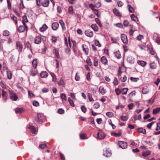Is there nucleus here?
<instances>
[{"label": "nucleus", "mask_w": 160, "mask_h": 160, "mask_svg": "<svg viewBox=\"0 0 160 160\" xmlns=\"http://www.w3.org/2000/svg\"><path fill=\"white\" fill-rule=\"evenodd\" d=\"M122 73V72L121 70V68L119 67L118 74V78L121 82H125L127 80V77L125 75H123L122 77L121 76Z\"/></svg>", "instance_id": "obj_1"}, {"label": "nucleus", "mask_w": 160, "mask_h": 160, "mask_svg": "<svg viewBox=\"0 0 160 160\" xmlns=\"http://www.w3.org/2000/svg\"><path fill=\"white\" fill-rule=\"evenodd\" d=\"M10 98L13 101H16L18 99V97L16 94L12 90H9Z\"/></svg>", "instance_id": "obj_2"}, {"label": "nucleus", "mask_w": 160, "mask_h": 160, "mask_svg": "<svg viewBox=\"0 0 160 160\" xmlns=\"http://www.w3.org/2000/svg\"><path fill=\"white\" fill-rule=\"evenodd\" d=\"M17 29L19 32H24L25 30L27 31L28 27L26 24H23L18 28Z\"/></svg>", "instance_id": "obj_3"}, {"label": "nucleus", "mask_w": 160, "mask_h": 160, "mask_svg": "<svg viewBox=\"0 0 160 160\" xmlns=\"http://www.w3.org/2000/svg\"><path fill=\"white\" fill-rule=\"evenodd\" d=\"M118 144L119 147L123 149L127 148L128 147L127 143L125 142L119 141L118 142Z\"/></svg>", "instance_id": "obj_4"}, {"label": "nucleus", "mask_w": 160, "mask_h": 160, "mask_svg": "<svg viewBox=\"0 0 160 160\" xmlns=\"http://www.w3.org/2000/svg\"><path fill=\"white\" fill-rule=\"evenodd\" d=\"M16 49L19 52H21L22 50L23 45L22 43L20 41L17 42H16Z\"/></svg>", "instance_id": "obj_5"}, {"label": "nucleus", "mask_w": 160, "mask_h": 160, "mask_svg": "<svg viewBox=\"0 0 160 160\" xmlns=\"http://www.w3.org/2000/svg\"><path fill=\"white\" fill-rule=\"evenodd\" d=\"M121 40L125 44H127L128 42V40L127 39V36L124 34H121Z\"/></svg>", "instance_id": "obj_6"}, {"label": "nucleus", "mask_w": 160, "mask_h": 160, "mask_svg": "<svg viewBox=\"0 0 160 160\" xmlns=\"http://www.w3.org/2000/svg\"><path fill=\"white\" fill-rule=\"evenodd\" d=\"M97 135L98 138L99 140L103 139L105 137V135L104 133L100 131H98Z\"/></svg>", "instance_id": "obj_7"}, {"label": "nucleus", "mask_w": 160, "mask_h": 160, "mask_svg": "<svg viewBox=\"0 0 160 160\" xmlns=\"http://www.w3.org/2000/svg\"><path fill=\"white\" fill-rule=\"evenodd\" d=\"M43 115L42 114L38 113L37 114V116L35 118V120L37 122L39 123H42V117Z\"/></svg>", "instance_id": "obj_8"}, {"label": "nucleus", "mask_w": 160, "mask_h": 160, "mask_svg": "<svg viewBox=\"0 0 160 160\" xmlns=\"http://www.w3.org/2000/svg\"><path fill=\"white\" fill-rule=\"evenodd\" d=\"M85 34L87 36L90 38L92 37L93 35V32L89 29L85 30Z\"/></svg>", "instance_id": "obj_9"}, {"label": "nucleus", "mask_w": 160, "mask_h": 160, "mask_svg": "<svg viewBox=\"0 0 160 160\" xmlns=\"http://www.w3.org/2000/svg\"><path fill=\"white\" fill-rule=\"evenodd\" d=\"M2 96L3 98V99L4 101H6L7 98L8 97V94L6 92L4 91V90H2Z\"/></svg>", "instance_id": "obj_10"}, {"label": "nucleus", "mask_w": 160, "mask_h": 160, "mask_svg": "<svg viewBox=\"0 0 160 160\" xmlns=\"http://www.w3.org/2000/svg\"><path fill=\"white\" fill-rule=\"evenodd\" d=\"M41 42V36H36L34 39V43L36 44H39Z\"/></svg>", "instance_id": "obj_11"}, {"label": "nucleus", "mask_w": 160, "mask_h": 160, "mask_svg": "<svg viewBox=\"0 0 160 160\" xmlns=\"http://www.w3.org/2000/svg\"><path fill=\"white\" fill-rule=\"evenodd\" d=\"M59 26V24L58 22H53L52 24V28L53 30L56 31L58 29Z\"/></svg>", "instance_id": "obj_12"}, {"label": "nucleus", "mask_w": 160, "mask_h": 160, "mask_svg": "<svg viewBox=\"0 0 160 160\" xmlns=\"http://www.w3.org/2000/svg\"><path fill=\"white\" fill-rule=\"evenodd\" d=\"M48 73L47 72L45 71H42L40 73V76L42 78H45L48 77Z\"/></svg>", "instance_id": "obj_13"}, {"label": "nucleus", "mask_w": 160, "mask_h": 160, "mask_svg": "<svg viewBox=\"0 0 160 160\" xmlns=\"http://www.w3.org/2000/svg\"><path fill=\"white\" fill-rule=\"evenodd\" d=\"M113 12L114 14L117 16L121 17L122 16V14L116 8L113 9Z\"/></svg>", "instance_id": "obj_14"}, {"label": "nucleus", "mask_w": 160, "mask_h": 160, "mask_svg": "<svg viewBox=\"0 0 160 160\" xmlns=\"http://www.w3.org/2000/svg\"><path fill=\"white\" fill-rule=\"evenodd\" d=\"M53 52L57 58L59 59L60 58L58 50L55 48L53 49Z\"/></svg>", "instance_id": "obj_15"}, {"label": "nucleus", "mask_w": 160, "mask_h": 160, "mask_svg": "<svg viewBox=\"0 0 160 160\" xmlns=\"http://www.w3.org/2000/svg\"><path fill=\"white\" fill-rule=\"evenodd\" d=\"M101 61L102 63L105 65H107V64L108 60L106 57L105 56H102L101 58Z\"/></svg>", "instance_id": "obj_16"}, {"label": "nucleus", "mask_w": 160, "mask_h": 160, "mask_svg": "<svg viewBox=\"0 0 160 160\" xmlns=\"http://www.w3.org/2000/svg\"><path fill=\"white\" fill-rule=\"evenodd\" d=\"M49 4V0H44L42 2V5L44 7H47Z\"/></svg>", "instance_id": "obj_17"}, {"label": "nucleus", "mask_w": 160, "mask_h": 160, "mask_svg": "<svg viewBox=\"0 0 160 160\" xmlns=\"http://www.w3.org/2000/svg\"><path fill=\"white\" fill-rule=\"evenodd\" d=\"M38 61L37 59H35L32 61V65L34 68H36L37 66Z\"/></svg>", "instance_id": "obj_18"}, {"label": "nucleus", "mask_w": 160, "mask_h": 160, "mask_svg": "<svg viewBox=\"0 0 160 160\" xmlns=\"http://www.w3.org/2000/svg\"><path fill=\"white\" fill-rule=\"evenodd\" d=\"M59 23L60 25L62 27V31H64L65 30L66 28L65 26V24L63 22V21L62 20H60L59 21Z\"/></svg>", "instance_id": "obj_19"}, {"label": "nucleus", "mask_w": 160, "mask_h": 160, "mask_svg": "<svg viewBox=\"0 0 160 160\" xmlns=\"http://www.w3.org/2000/svg\"><path fill=\"white\" fill-rule=\"evenodd\" d=\"M82 48L83 51L85 52L86 55H88V54L89 51L88 48H86L85 47H86V45L84 44H82Z\"/></svg>", "instance_id": "obj_20"}, {"label": "nucleus", "mask_w": 160, "mask_h": 160, "mask_svg": "<svg viewBox=\"0 0 160 160\" xmlns=\"http://www.w3.org/2000/svg\"><path fill=\"white\" fill-rule=\"evenodd\" d=\"M48 28V27L47 25H46V24H44L40 28L39 30L41 32H43L45 31Z\"/></svg>", "instance_id": "obj_21"}, {"label": "nucleus", "mask_w": 160, "mask_h": 160, "mask_svg": "<svg viewBox=\"0 0 160 160\" xmlns=\"http://www.w3.org/2000/svg\"><path fill=\"white\" fill-rule=\"evenodd\" d=\"M134 58L131 56H128L127 58V61L131 63H134Z\"/></svg>", "instance_id": "obj_22"}, {"label": "nucleus", "mask_w": 160, "mask_h": 160, "mask_svg": "<svg viewBox=\"0 0 160 160\" xmlns=\"http://www.w3.org/2000/svg\"><path fill=\"white\" fill-rule=\"evenodd\" d=\"M28 128L30 129L32 134L36 133L37 131L34 127L32 126H31L28 127Z\"/></svg>", "instance_id": "obj_23"}, {"label": "nucleus", "mask_w": 160, "mask_h": 160, "mask_svg": "<svg viewBox=\"0 0 160 160\" xmlns=\"http://www.w3.org/2000/svg\"><path fill=\"white\" fill-rule=\"evenodd\" d=\"M99 91L100 93L102 95L104 94L106 92V90L102 86H100L99 88Z\"/></svg>", "instance_id": "obj_24"}, {"label": "nucleus", "mask_w": 160, "mask_h": 160, "mask_svg": "<svg viewBox=\"0 0 160 160\" xmlns=\"http://www.w3.org/2000/svg\"><path fill=\"white\" fill-rule=\"evenodd\" d=\"M137 63L138 64L142 67L145 66L147 64V62H146L142 60L138 61Z\"/></svg>", "instance_id": "obj_25"}, {"label": "nucleus", "mask_w": 160, "mask_h": 160, "mask_svg": "<svg viewBox=\"0 0 160 160\" xmlns=\"http://www.w3.org/2000/svg\"><path fill=\"white\" fill-rule=\"evenodd\" d=\"M115 57L118 59L121 58V56L119 51H117L114 52Z\"/></svg>", "instance_id": "obj_26"}, {"label": "nucleus", "mask_w": 160, "mask_h": 160, "mask_svg": "<svg viewBox=\"0 0 160 160\" xmlns=\"http://www.w3.org/2000/svg\"><path fill=\"white\" fill-rule=\"evenodd\" d=\"M7 76L8 78L10 80L12 78V73L10 71H7Z\"/></svg>", "instance_id": "obj_27"}, {"label": "nucleus", "mask_w": 160, "mask_h": 160, "mask_svg": "<svg viewBox=\"0 0 160 160\" xmlns=\"http://www.w3.org/2000/svg\"><path fill=\"white\" fill-rule=\"evenodd\" d=\"M137 130L138 131V132H139L142 133L144 134H146V130L144 129L138 128H137Z\"/></svg>", "instance_id": "obj_28"}, {"label": "nucleus", "mask_w": 160, "mask_h": 160, "mask_svg": "<svg viewBox=\"0 0 160 160\" xmlns=\"http://www.w3.org/2000/svg\"><path fill=\"white\" fill-rule=\"evenodd\" d=\"M68 12L70 14L72 15H73V10L72 6H70L68 8Z\"/></svg>", "instance_id": "obj_29"}, {"label": "nucleus", "mask_w": 160, "mask_h": 160, "mask_svg": "<svg viewBox=\"0 0 160 160\" xmlns=\"http://www.w3.org/2000/svg\"><path fill=\"white\" fill-rule=\"evenodd\" d=\"M132 20L134 21H138V19L137 17L135 16L134 14H132L130 16Z\"/></svg>", "instance_id": "obj_30"}, {"label": "nucleus", "mask_w": 160, "mask_h": 160, "mask_svg": "<svg viewBox=\"0 0 160 160\" xmlns=\"http://www.w3.org/2000/svg\"><path fill=\"white\" fill-rule=\"evenodd\" d=\"M150 66L151 68L155 69L157 67V64L154 62H153L150 63Z\"/></svg>", "instance_id": "obj_31"}, {"label": "nucleus", "mask_w": 160, "mask_h": 160, "mask_svg": "<svg viewBox=\"0 0 160 160\" xmlns=\"http://www.w3.org/2000/svg\"><path fill=\"white\" fill-rule=\"evenodd\" d=\"M160 112V107L155 108L153 110L152 113L153 114H156Z\"/></svg>", "instance_id": "obj_32"}, {"label": "nucleus", "mask_w": 160, "mask_h": 160, "mask_svg": "<svg viewBox=\"0 0 160 160\" xmlns=\"http://www.w3.org/2000/svg\"><path fill=\"white\" fill-rule=\"evenodd\" d=\"M150 154V152L149 151L144 152L142 154V155L144 157H147Z\"/></svg>", "instance_id": "obj_33"}, {"label": "nucleus", "mask_w": 160, "mask_h": 160, "mask_svg": "<svg viewBox=\"0 0 160 160\" xmlns=\"http://www.w3.org/2000/svg\"><path fill=\"white\" fill-rule=\"evenodd\" d=\"M111 135L115 137H118L121 136V134L120 132L118 133L111 132Z\"/></svg>", "instance_id": "obj_34"}, {"label": "nucleus", "mask_w": 160, "mask_h": 160, "mask_svg": "<svg viewBox=\"0 0 160 160\" xmlns=\"http://www.w3.org/2000/svg\"><path fill=\"white\" fill-rule=\"evenodd\" d=\"M25 46L27 48H29L31 52H32V49L31 48V45L29 42H27L25 43Z\"/></svg>", "instance_id": "obj_35"}, {"label": "nucleus", "mask_w": 160, "mask_h": 160, "mask_svg": "<svg viewBox=\"0 0 160 160\" xmlns=\"http://www.w3.org/2000/svg\"><path fill=\"white\" fill-rule=\"evenodd\" d=\"M88 97L90 102H92L94 101L93 99L92 98V95L90 93H88Z\"/></svg>", "instance_id": "obj_36"}, {"label": "nucleus", "mask_w": 160, "mask_h": 160, "mask_svg": "<svg viewBox=\"0 0 160 160\" xmlns=\"http://www.w3.org/2000/svg\"><path fill=\"white\" fill-rule=\"evenodd\" d=\"M91 27L95 31H98V27L96 24H92L91 25Z\"/></svg>", "instance_id": "obj_37"}, {"label": "nucleus", "mask_w": 160, "mask_h": 160, "mask_svg": "<svg viewBox=\"0 0 160 160\" xmlns=\"http://www.w3.org/2000/svg\"><path fill=\"white\" fill-rule=\"evenodd\" d=\"M28 97L29 98H31L32 97H35L34 94L32 92V91L29 90L28 91Z\"/></svg>", "instance_id": "obj_38"}, {"label": "nucleus", "mask_w": 160, "mask_h": 160, "mask_svg": "<svg viewBox=\"0 0 160 160\" xmlns=\"http://www.w3.org/2000/svg\"><path fill=\"white\" fill-rule=\"evenodd\" d=\"M22 18L23 20L22 21V24H26L25 23L28 22L27 17L26 15H24L23 16Z\"/></svg>", "instance_id": "obj_39"}, {"label": "nucleus", "mask_w": 160, "mask_h": 160, "mask_svg": "<svg viewBox=\"0 0 160 160\" xmlns=\"http://www.w3.org/2000/svg\"><path fill=\"white\" fill-rule=\"evenodd\" d=\"M68 101L70 105L72 107H74L75 106V105L73 100L70 97L68 98Z\"/></svg>", "instance_id": "obj_40"}, {"label": "nucleus", "mask_w": 160, "mask_h": 160, "mask_svg": "<svg viewBox=\"0 0 160 160\" xmlns=\"http://www.w3.org/2000/svg\"><path fill=\"white\" fill-rule=\"evenodd\" d=\"M24 8L25 7L24 5L23 0H20L19 8L20 9L23 10Z\"/></svg>", "instance_id": "obj_41"}, {"label": "nucleus", "mask_w": 160, "mask_h": 160, "mask_svg": "<svg viewBox=\"0 0 160 160\" xmlns=\"http://www.w3.org/2000/svg\"><path fill=\"white\" fill-rule=\"evenodd\" d=\"M60 98L62 101H66L67 98L66 97L65 94L61 93L60 95Z\"/></svg>", "instance_id": "obj_42"}, {"label": "nucleus", "mask_w": 160, "mask_h": 160, "mask_svg": "<svg viewBox=\"0 0 160 160\" xmlns=\"http://www.w3.org/2000/svg\"><path fill=\"white\" fill-rule=\"evenodd\" d=\"M133 118L135 120H140L141 118V115L139 114L138 116L135 115H134L133 116Z\"/></svg>", "instance_id": "obj_43"}, {"label": "nucleus", "mask_w": 160, "mask_h": 160, "mask_svg": "<svg viewBox=\"0 0 160 160\" xmlns=\"http://www.w3.org/2000/svg\"><path fill=\"white\" fill-rule=\"evenodd\" d=\"M33 70L32 69L31 70L30 74L31 76H34L37 75V72L35 70L34 71H33Z\"/></svg>", "instance_id": "obj_44"}, {"label": "nucleus", "mask_w": 160, "mask_h": 160, "mask_svg": "<svg viewBox=\"0 0 160 160\" xmlns=\"http://www.w3.org/2000/svg\"><path fill=\"white\" fill-rule=\"evenodd\" d=\"M98 59L96 57H95L94 58V62L93 65L95 67H97L98 65Z\"/></svg>", "instance_id": "obj_45"}, {"label": "nucleus", "mask_w": 160, "mask_h": 160, "mask_svg": "<svg viewBox=\"0 0 160 160\" xmlns=\"http://www.w3.org/2000/svg\"><path fill=\"white\" fill-rule=\"evenodd\" d=\"M128 10L129 12L131 13L133 12H134V10L133 7L131 6L130 5H128Z\"/></svg>", "instance_id": "obj_46"}, {"label": "nucleus", "mask_w": 160, "mask_h": 160, "mask_svg": "<svg viewBox=\"0 0 160 160\" xmlns=\"http://www.w3.org/2000/svg\"><path fill=\"white\" fill-rule=\"evenodd\" d=\"M100 107V105L98 102H96L93 105V108H98Z\"/></svg>", "instance_id": "obj_47"}, {"label": "nucleus", "mask_w": 160, "mask_h": 160, "mask_svg": "<svg viewBox=\"0 0 160 160\" xmlns=\"http://www.w3.org/2000/svg\"><path fill=\"white\" fill-rule=\"evenodd\" d=\"M117 38L115 37H111V41L112 43H117Z\"/></svg>", "instance_id": "obj_48"}, {"label": "nucleus", "mask_w": 160, "mask_h": 160, "mask_svg": "<svg viewBox=\"0 0 160 160\" xmlns=\"http://www.w3.org/2000/svg\"><path fill=\"white\" fill-rule=\"evenodd\" d=\"M86 62L89 66L92 65V62L91 61V59L89 58H88L86 59Z\"/></svg>", "instance_id": "obj_49"}, {"label": "nucleus", "mask_w": 160, "mask_h": 160, "mask_svg": "<svg viewBox=\"0 0 160 160\" xmlns=\"http://www.w3.org/2000/svg\"><path fill=\"white\" fill-rule=\"evenodd\" d=\"M128 88H124L122 90V93L123 94H126L128 91Z\"/></svg>", "instance_id": "obj_50"}, {"label": "nucleus", "mask_w": 160, "mask_h": 160, "mask_svg": "<svg viewBox=\"0 0 160 160\" xmlns=\"http://www.w3.org/2000/svg\"><path fill=\"white\" fill-rule=\"evenodd\" d=\"M80 138L81 139H87L86 135L85 133L80 134Z\"/></svg>", "instance_id": "obj_51"}, {"label": "nucleus", "mask_w": 160, "mask_h": 160, "mask_svg": "<svg viewBox=\"0 0 160 160\" xmlns=\"http://www.w3.org/2000/svg\"><path fill=\"white\" fill-rule=\"evenodd\" d=\"M78 72H77L75 75V80L77 81H79L80 79V76L78 75Z\"/></svg>", "instance_id": "obj_52"}, {"label": "nucleus", "mask_w": 160, "mask_h": 160, "mask_svg": "<svg viewBox=\"0 0 160 160\" xmlns=\"http://www.w3.org/2000/svg\"><path fill=\"white\" fill-rule=\"evenodd\" d=\"M95 21L97 23V24L100 27H102V25L101 24V23L100 22V21H99V19L98 18H96L95 19Z\"/></svg>", "instance_id": "obj_53"}, {"label": "nucleus", "mask_w": 160, "mask_h": 160, "mask_svg": "<svg viewBox=\"0 0 160 160\" xmlns=\"http://www.w3.org/2000/svg\"><path fill=\"white\" fill-rule=\"evenodd\" d=\"M64 83L63 80L61 78L60 79L59 82L58 83V84L59 86H61L64 85Z\"/></svg>", "instance_id": "obj_54"}, {"label": "nucleus", "mask_w": 160, "mask_h": 160, "mask_svg": "<svg viewBox=\"0 0 160 160\" xmlns=\"http://www.w3.org/2000/svg\"><path fill=\"white\" fill-rule=\"evenodd\" d=\"M3 34L4 36H8L9 35V32L7 30H5L3 32Z\"/></svg>", "instance_id": "obj_55"}, {"label": "nucleus", "mask_w": 160, "mask_h": 160, "mask_svg": "<svg viewBox=\"0 0 160 160\" xmlns=\"http://www.w3.org/2000/svg\"><path fill=\"white\" fill-rule=\"evenodd\" d=\"M82 111L84 113H85L87 111V108L84 105L82 106L81 107Z\"/></svg>", "instance_id": "obj_56"}, {"label": "nucleus", "mask_w": 160, "mask_h": 160, "mask_svg": "<svg viewBox=\"0 0 160 160\" xmlns=\"http://www.w3.org/2000/svg\"><path fill=\"white\" fill-rule=\"evenodd\" d=\"M11 18L14 21H15V24L16 25H17V18L16 17H15L14 16L12 15V16H11Z\"/></svg>", "instance_id": "obj_57"}, {"label": "nucleus", "mask_w": 160, "mask_h": 160, "mask_svg": "<svg viewBox=\"0 0 160 160\" xmlns=\"http://www.w3.org/2000/svg\"><path fill=\"white\" fill-rule=\"evenodd\" d=\"M107 150H106V153H104L103 154V155L104 156H105L107 157H109L110 156H111V152H108V153H107Z\"/></svg>", "instance_id": "obj_58"}, {"label": "nucleus", "mask_w": 160, "mask_h": 160, "mask_svg": "<svg viewBox=\"0 0 160 160\" xmlns=\"http://www.w3.org/2000/svg\"><path fill=\"white\" fill-rule=\"evenodd\" d=\"M133 26H132V28L130 29L129 32V34L130 36H132L133 35V33L134 32V30L133 29Z\"/></svg>", "instance_id": "obj_59"}, {"label": "nucleus", "mask_w": 160, "mask_h": 160, "mask_svg": "<svg viewBox=\"0 0 160 160\" xmlns=\"http://www.w3.org/2000/svg\"><path fill=\"white\" fill-rule=\"evenodd\" d=\"M86 79L89 81H90L91 80L90 78V72H88L86 76Z\"/></svg>", "instance_id": "obj_60"}, {"label": "nucleus", "mask_w": 160, "mask_h": 160, "mask_svg": "<svg viewBox=\"0 0 160 160\" xmlns=\"http://www.w3.org/2000/svg\"><path fill=\"white\" fill-rule=\"evenodd\" d=\"M113 83L114 85H117L118 83V81L117 79V78L116 77H115L114 78V81L113 82Z\"/></svg>", "instance_id": "obj_61"}, {"label": "nucleus", "mask_w": 160, "mask_h": 160, "mask_svg": "<svg viewBox=\"0 0 160 160\" xmlns=\"http://www.w3.org/2000/svg\"><path fill=\"white\" fill-rule=\"evenodd\" d=\"M37 5L38 6H40L42 5V2L41 0H36Z\"/></svg>", "instance_id": "obj_62"}, {"label": "nucleus", "mask_w": 160, "mask_h": 160, "mask_svg": "<svg viewBox=\"0 0 160 160\" xmlns=\"http://www.w3.org/2000/svg\"><path fill=\"white\" fill-rule=\"evenodd\" d=\"M106 115L109 118H111L113 116V113L111 112H109L106 113Z\"/></svg>", "instance_id": "obj_63"}, {"label": "nucleus", "mask_w": 160, "mask_h": 160, "mask_svg": "<svg viewBox=\"0 0 160 160\" xmlns=\"http://www.w3.org/2000/svg\"><path fill=\"white\" fill-rule=\"evenodd\" d=\"M39 148L41 149H43L47 148V145L45 144H41L39 145Z\"/></svg>", "instance_id": "obj_64"}]
</instances>
